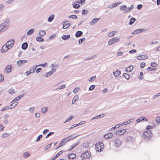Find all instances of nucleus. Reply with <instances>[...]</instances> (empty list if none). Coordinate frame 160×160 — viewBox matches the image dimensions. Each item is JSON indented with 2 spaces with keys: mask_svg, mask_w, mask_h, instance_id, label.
<instances>
[{
  "mask_svg": "<svg viewBox=\"0 0 160 160\" xmlns=\"http://www.w3.org/2000/svg\"><path fill=\"white\" fill-rule=\"evenodd\" d=\"M49 131V130L48 129H45L43 132V134H46L47 132H48Z\"/></svg>",
  "mask_w": 160,
  "mask_h": 160,
  "instance_id": "obj_64",
  "label": "nucleus"
},
{
  "mask_svg": "<svg viewBox=\"0 0 160 160\" xmlns=\"http://www.w3.org/2000/svg\"><path fill=\"white\" fill-rule=\"evenodd\" d=\"M29 155H30L29 154V153L28 152H25L23 155V156L24 157L26 158L29 157Z\"/></svg>",
  "mask_w": 160,
  "mask_h": 160,
  "instance_id": "obj_43",
  "label": "nucleus"
},
{
  "mask_svg": "<svg viewBox=\"0 0 160 160\" xmlns=\"http://www.w3.org/2000/svg\"><path fill=\"white\" fill-rule=\"evenodd\" d=\"M14 42V41L12 39L7 42L6 43L7 46L9 48H11L13 45Z\"/></svg>",
  "mask_w": 160,
  "mask_h": 160,
  "instance_id": "obj_5",
  "label": "nucleus"
},
{
  "mask_svg": "<svg viewBox=\"0 0 160 160\" xmlns=\"http://www.w3.org/2000/svg\"><path fill=\"white\" fill-rule=\"evenodd\" d=\"M14 92V90L12 88L8 90L9 93L11 94H12Z\"/></svg>",
  "mask_w": 160,
  "mask_h": 160,
  "instance_id": "obj_49",
  "label": "nucleus"
},
{
  "mask_svg": "<svg viewBox=\"0 0 160 160\" xmlns=\"http://www.w3.org/2000/svg\"><path fill=\"white\" fill-rule=\"evenodd\" d=\"M63 152V151H61L58 152L57 155L52 158L51 160H54L55 159L57 158L60 155H62Z\"/></svg>",
  "mask_w": 160,
  "mask_h": 160,
  "instance_id": "obj_16",
  "label": "nucleus"
},
{
  "mask_svg": "<svg viewBox=\"0 0 160 160\" xmlns=\"http://www.w3.org/2000/svg\"><path fill=\"white\" fill-rule=\"evenodd\" d=\"M113 134L111 133H108L104 136V138L107 139H109L112 137Z\"/></svg>",
  "mask_w": 160,
  "mask_h": 160,
  "instance_id": "obj_12",
  "label": "nucleus"
},
{
  "mask_svg": "<svg viewBox=\"0 0 160 160\" xmlns=\"http://www.w3.org/2000/svg\"><path fill=\"white\" fill-rule=\"evenodd\" d=\"M34 109V107L30 108L29 109L30 112H32L33 111Z\"/></svg>",
  "mask_w": 160,
  "mask_h": 160,
  "instance_id": "obj_62",
  "label": "nucleus"
},
{
  "mask_svg": "<svg viewBox=\"0 0 160 160\" xmlns=\"http://www.w3.org/2000/svg\"><path fill=\"white\" fill-rule=\"evenodd\" d=\"M126 132V130L125 129H122L116 131V134L118 135H122L123 134Z\"/></svg>",
  "mask_w": 160,
  "mask_h": 160,
  "instance_id": "obj_6",
  "label": "nucleus"
},
{
  "mask_svg": "<svg viewBox=\"0 0 160 160\" xmlns=\"http://www.w3.org/2000/svg\"><path fill=\"white\" fill-rule=\"evenodd\" d=\"M28 62V60H19L17 62V66L19 67L22 66L24 65V64L27 63Z\"/></svg>",
  "mask_w": 160,
  "mask_h": 160,
  "instance_id": "obj_4",
  "label": "nucleus"
},
{
  "mask_svg": "<svg viewBox=\"0 0 160 160\" xmlns=\"http://www.w3.org/2000/svg\"><path fill=\"white\" fill-rule=\"evenodd\" d=\"M55 71V70L54 69H52L50 71L48 72L47 74L46 77L49 76L53 74Z\"/></svg>",
  "mask_w": 160,
  "mask_h": 160,
  "instance_id": "obj_27",
  "label": "nucleus"
},
{
  "mask_svg": "<svg viewBox=\"0 0 160 160\" xmlns=\"http://www.w3.org/2000/svg\"><path fill=\"white\" fill-rule=\"evenodd\" d=\"M156 68H152L149 67L148 68L147 70L148 72H149L150 71H153L154 70H156Z\"/></svg>",
  "mask_w": 160,
  "mask_h": 160,
  "instance_id": "obj_34",
  "label": "nucleus"
},
{
  "mask_svg": "<svg viewBox=\"0 0 160 160\" xmlns=\"http://www.w3.org/2000/svg\"><path fill=\"white\" fill-rule=\"evenodd\" d=\"M9 135V134L7 133H5L3 134L2 135V138H5L7 137Z\"/></svg>",
  "mask_w": 160,
  "mask_h": 160,
  "instance_id": "obj_44",
  "label": "nucleus"
},
{
  "mask_svg": "<svg viewBox=\"0 0 160 160\" xmlns=\"http://www.w3.org/2000/svg\"><path fill=\"white\" fill-rule=\"evenodd\" d=\"M95 88V86L94 85H91L89 88V90H93V89H94V88Z\"/></svg>",
  "mask_w": 160,
  "mask_h": 160,
  "instance_id": "obj_53",
  "label": "nucleus"
},
{
  "mask_svg": "<svg viewBox=\"0 0 160 160\" xmlns=\"http://www.w3.org/2000/svg\"><path fill=\"white\" fill-rule=\"evenodd\" d=\"M133 67L132 65H131L130 66L128 67L126 70V72H131L132 70L133 69Z\"/></svg>",
  "mask_w": 160,
  "mask_h": 160,
  "instance_id": "obj_14",
  "label": "nucleus"
},
{
  "mask_svg": "<svg viewBox=\"0 0 160 160\" xmlns=\"http://www.w3.org/2000/svg\"><path fill=\"white\" fill-rule=\"evenodd\" d=\"M18 104V102H13L12 104L10 105V107H12V108L14 107L15 106H16Z\"/></svg>",
  "mask_w": 160,
  "mask_h": 160,
  "instance_id": "obj_40",
  "label": "nucleus"
},
{
  "mask_svg": "<svg viewBox=\"0 0 160 160\" xmlns=\"http://www.w3.org/2000/svg\"><path fill=\"white\" fill-rule=\"evenodd\" d=\"M4 78V77L2 74H0V82L3 81Z\"/></svg>",
  "mask_w": 160,
  "mask_h": 160,
  "instance_id": "obj_52",
  "label": "nucleus"
},
{
  "mask_svg": "<svg viewBox=\"0 0 160 160\" xmlns=\"http://www.w3.org/2000/svg\"><path fill=\"white\" fill-rule=\"evenodd\" d=\"M82 34V32L81 31H78L75 34L76 37L78 38L81 36Z\"/></svg>",
  "mask_w": 160,
  "mask_h": 160,
  "instance_id": "obj_20",
  "label": "nucleus"
},
{
  "mask_svg": "<svg viewBox=\"0 0 160 160\" xmlns=\"http://www.w3.org/2000/svg\"><path fill=\"white\" fill-rule=\"evenodd\" d=\"M35 115L36 117L38 118L40 117V114L39 113H37L35 114Z\"/></svg>",
  "mask_w": 160,
  "mask_h": 160,
  "instance_id": "obj_61",
  "label": "nucleus"
},
{
  "mask_svg": "<svg viewBox=\"0 0 160 160\" xmlns=\"http://www.w3.org/2000/svg\"><path fill=\"white\" fill-rule=\"evenodd\" d=\"M78 95H75L73 98L72 101V104H74L76 101H77L78 99Z\"/></svg>",
  "mask_w": 160,
  "mask_h": 160,
  "instance_id": "obj_25",
  "label": "nucleus"
},
{
  "mask_svg": "<svg viewBox=\"0 0 160 160\" xmlns=\"http://www.w3.org/2000/svg\"><path fill=\"white\" fill-rule=\"evenodd\" d=\"M66 142L64 141L63 139L62 140L61 142H60L59 145V146H58V147L56 148V149H58L59 147H61L62 146L64 145H65L66 144Z\"/></svg>",
  "mask_w": 160,
  "mask_h": 160,
  "instance_id": "obj_18",
  "label": "nucleus"
},
{
  "mask_svg": "<svg viewBox=\"0 0 160 160\" xmlns=\"http://www.w3.org/2000/svg\"><path fill=\"white\" fill-rule=\"evenodd\" d=\"M132 119H131L130 120L128 121H126L124 122H123V125H126L128 124L130 122H132Z\"/></svg>",
  "mask_w": 160,
  "mask_h": 160,
  "instance_id": "obj_42",
  "label": "nucleus"
},
{
  "mask_svg": "<svg viewBox=\"0 0 160 160\" xmlns=\"http://www.w3.org/2000/svg\"><path fill=\"white\" fill-rule=\"evenodd\" d=\"M71 136H70L68 137L65 138L64 139H63V140L65 141H66V142H69L70 140H72L73 138L76 137V136H75L73 138H69L71 137Z\"/></svg>",
  "mask_w": 160,
  "mask_h": 160,
  "instance_id": "obj_19",
  "label": "nucleus"
},
{
  "mask_svg": "<svg viewBox=\"0 0 160 160\" xmlns=\"http://www.w3.org/2000/svg\"><path fill=\"white\" fill-rule=\"evenodd\" d=\"M12 66L11 65H8L5 69V72L7 73L10 72L11 71Z\"/></svg>",
  "mask_w": 160,
  "mask_h": 160,
  "instance_id": "obj_9",
  "label": "nucleus"
},
{
  "mask_svg": "<svg viewBox=\"0 0 160 160\" xmlns=\"http://www.w3.org/2000/svg\"><path fill=\"white\" fill-rule=\"evenodd\" d=\"M156 121L158 123H160V117H157Z\"/></svg>",
  "mask_w": 160,
  "mask_h": 160,
  "instance_id": "obj_58",
  "label": "nucleus"
},
{
  "mask_svg": "<svg viewBox=\"0 0 160 160\" xmlns=\"http://www.w3.org/2000/svg\"><path fill=\"white\" fill-rule=\"evenodd\" d=\"M113 73V75L115 77L118 76L121 74L120 72L118 71L114 72Z\"/></svg>",
  "mask_w": 160,
  "mask_h": 160,
  "instance_id": "obj_26",
  "label": "nucleus"
},
{
  "mask_svg": "<svg viewBox=\"0 0 160 160\" xmlns=\"http://www.w3.org/2000/svg\"><path fill=\"white\" fill-rule=\"evenodd\" d=\"M82 14L86 15L88 11L87 10H83L82 11Z\"/></svg>",
  "mask_w": 160,
  "mask_h": 160,
  "instance_id": "obj_50",
  "label": "nucleus"
},
{
  "mask_svg": "<svg viewBox=\"0 0 160 160\" xmlns=\"http://www.w3.org/2000/svg\"><path fill=\"white\" fill-rule=\"evenodd\" d=\"M42 136L41 135H39L37 138L36 141L37 142L39 141L40 140V139L42 138Z\"/></svg>",
  "mask_w": 160,
  "mask_h": 160,
  "instance_id": "obj_47",
  "label": "nucleus"
},
{
  "mask_svg": "<svg viewBox=\"0 0 160 160\" xmlns=\"http://www.w3.org/2000/svg\"><path fill=\"white\" fill-rule=\"evenodd\" d=\"M123 54V52H119L117 53V56H119L120 55H122Z\"/></svg>",
  "mask_w": 160,
  "mask_h": 160,
  "instance_id": "obj_59",
  "label": "nucleus"
},
{
  "mask_svg": "<svg viewBox=\"0 0 160 160\" xmlns=\"http://www.w3.org/2000/svg\"><path fill=\"white\" fill-rule=\"evenodd\" d=\"M104 148V144L102 142H98L95 145V149L98 152H100L102 151Z\"/></svg>",
  "mask_w": 160,
  "mask_h": 160,
  "instance_id": "obj_1",
  "label": "nucleus"
},
{
  "mask_svg": "<svg viewBox=\"0 0 160 160\" xmlns=\"http://www.w3.org/2000/svg\"><path fill=\"white\" fill-rule=\"evenodd\" d=\"M68 18H70L77 19V16L76 15H73L69 16Z\"/></svg>",
  "mask_w": 160,
  "mask_h": 160,
  "instance_id": "obj_37",
  "label": "nucleus"
},
{
  "mask_svg": "<svg viewBox=\"0 0 160 160\" xmlns=\"http://www.w3.org/2000/svg\"><path fill=\"white\" fill-rule=\"evenodd\" d=\"M89 143L88 142L84 143L83 145V147L84 148H87L89 147Z\"/></svg>",
  "mask_w": 160,
  "mask_h": 160,
  "instance_id": "obj_32",
  "label": "nucleus"
},
{
  "mask_svg": "<svg viewBox=\"0 0 160 160\" xmlns=\"http://www.w3.org/2000/svg\"><path fill=\"white\" fill-rule=\"evenodd\" d=\"M148 58V57L144 55H141L138 56L137 57V58L139 60L145 59Z\"/></svg>",
  "mask_w": 160,
  "mask_h": 160,
  "instance_id": "obj_11",
  "label": "nucleus"
},
{
  "mask_svg": "<svg viewBox=\"0 0 160 160\" xmlns=\"http://www.w3.org/2000/svg\"><path fill=\"white\" fill-rule=\"evenodd\" d=\"M54 133L53 132H50L49 133H48V135L46 136V138H48L49 136L53 134Z\"/></svg>",
  "mask_w": 160,
  "mask_h": 160,
  "instance_id": "obj_55",
  "label": "nucleus"
},
{
  "mask_svg": "<svg viewBox=\"0 0 160 160\" xmlns=\"http://www.w3.org/2000/svg\"><path fill=\"white\" fill-rule=\"evenodd\" d=\"M9 48L7 46L6 44L5 45H3L1 49V51L2 52H4L8 51Z\"/></svg>",
  "mask_w": 160,
  "mask_h": 160,
  "instance_id": "obj_15",
  "label": "nucleus"
},
{
  "mask_svg": "<svg viewBox=\"0 0 160 160\" xmlns=\"http://www.w3.org/2000/svg\"><path fill=\"white\" fill-rule=\"evenodd\" d=\"M35 70V68H33L32 67L30 69L29 71H27L26 72V74L27 76H28L30 74L33 73Z\"/></svg>",
  "mask_w": 160,
  "mask_h": 160,
  "instance_id": "obj_8",
  "label": "nucleus"
},
{
  "mask_svg": "<svg viewBox=\"0 0 160 160\" xmlns=\"http://www.w3.org/2000/svg\"><path fill=\"white\" fill-rule=\"evenodd\" d=\"M79 143H77L73 144L72 146H71L70 148L68 149V151H70L72 150L73 148H75L78 145Z\"/></svg>",
  "mask_w": 160,
  "mask_h": 160,
  "instance_id": "obj_21",
  "label": "nucleus"
},
{
  "mask_svg": "<svg viewBox=\"0 0 160 160\" xmlns=\"http://www.w3.org/2000/svg\"><path fill=\"white\" fill-rule=\"evenodd\" d=\"M100 18L98 19H96V18H94L92 19V21L90 22L91 25H93L98 20L100 19Z\"/></svg>",
  "mask_w": 160,
  "mask_h": 160,
  "instance_id": "obj_24",
  "label": "nucleus"
},
{
  "mask_svg": "<svg viewBox=\"0 0 160 160\" xmlns=\"http://www.w3.org/2000/svg\"><path fill=\"white\" fill-rule=\"evenodd\" d=\"M157 65V64L154 62H151V66L152 67H155Z\"/></svg>",
  "mask_w": 160,
  "mask_h": 160,
  "instance_id": "obj_46",
  "label": "nucleus"
},
{
  "mask_svg": "<svg viewBox=\"0 0 160 160\" xmlns=\"http://www.w3.org/2000/svg\"><path fill=\"white\" fill-rule=\"evenodd\" d=\"M63 28H68L70 25V24L68 21H65L63 23Z\"/></svg>",
  "mask_w": 160,
  "mask_h": 160,
  "instance_id": "obj_10",
  "label": "nucleus"
},
{
  "mask_svg": "<svg viewBox=\"0 0 160 160\" xmlns=\"http://www.w3.org/2000/svg\"><path fill=\"white\" fill-rule=\"evenodd\" d=\"M79 88H76L73 90V92L74 93H76L79 91Z\"/></svg>",
  "mask_w": 160,
  "mask_h": 160,
  "instance_id": "obj_45",
  "label": "nucleus"
},
{
  "mask_svg": "<svg viewBox=\"0 0 160 160\" xmlns=\"http://www.w3.org/2000/svg\"><path fill=\"white\" fill-rule=\"evenodd\" d=\"M145 117H140L137 119V122H139L141 121H142L143 120H144Z\"/></svg>",
  "mask_w": 160,
  "mask_h": 160,
  "instance_id": "obj_38",
  "label": "nucleus"
},
{
  "mask_svg": "<svg viewBox=\"0 0 160 160\" xmlns=\"http://www.w3.org/2000/svg\"><path fill=\"white\" fill-rule=\"evenodd\" d=\"M54 17V15H52L48 18V21L49 22H51L52 20L53 19Z\"/></svg>",
  "mask_w": 160,
  "mask_h": 160,
  "instance_id": "obj_30",
  "label": "nucleus"
},
{
  "mask_svg": "<svg viewBox=\"0 0 160 160\" xmlns=\"http://www.w3.org/2000/svg\"><path fill=\"white\" fill-rule=\"evenodd\" d=\"M47 111V108L43 107L42 109V112L43 113H46Z\"/></svg>",
  "mask_w": 160,
  "mask_h": 160,
  "instance_id": "obj_39",
  "label": "nucleus"
},
{
  "mask_svg": "<svg viewBox=\"0 0 160 160\" xmlns=\"http://www.w3.org/2000/svg\"><path fill=\"white\" fill-rule=\"evenodd\" d=\"M108 91V89L107 88H105L104 89L102 92L103 93H105V92H107Z\"/></svg>",
  "mask_w": 160,
  "mask_h": 160,
  "instance_id": "obj_63",
  "label": "nucleus"
},
{
  "mask_svg": "<svg viewBox=\"0 0 160 160\" xmlns=\"http://www.w3.org/2000/svg\"><path fill=\"white\" fill-rule=\"evenodd\" d=\"M95 78L96 77L95 76L91 77L89 79V81L90 82L93 81L95 79Z\"/></svg>",
  "mask_w": 160,
  "mask_h": 160,
  "instance_id": "obj_48",
  "label": "nucleus"
},
{
  "mask_svg": "<svg viewBox=\"0 0 160 160\" xmlns=\"http://www.w3.org/2000/svg\"><path fill=\"white\" fill-rule=\"evenodd\" d=\"M80 0V4H84L85 2V0Z\"/></svg>",
  "mask_w": 160,
  "mask_h": 160,
  "instance_id": "obj_60",
  "label": "nucleus"
},
{
  "mask_svg": "<svg viewBox=\"0 0 160 160\" xmlns=\"http://www.w3.org/2000/svg\"><path fill=\"white\" fill-rule=\"evenodd\" d=\"M47 63H45L44 64H40L39 65V66L42 67H46L47 66Z\"/></svg>",
  "mask_w": 160,
  "mask_h": 160,
  "instance_id": "obj_56",
  "label": "nucleus"
},
{
  "mask_svg": "<svg viewBox=\"0 0 160 160\" xmlns=\"http://www.w3.org/2000/svg\"><path fill=\"white\" fill-rule=\"evenodd\" d=\"M115 143L117 147H119L121 144V142L118 139H117L115 140Z\"/></svg>",
  "mask_w": 160,
  "mask_h": 160,
  "instance_id": "obj_13",
  "label": "nucleus"
},
{
  "mask_svg": "<svg viewBox=\"0 0 160 160\" xmlns=\"http://www.w3.org/2000/svg\"><path fill=\"white\" fill-rule=\"evenodd\" d=\"M68 158L69 159H73L76 157V155L73 153L69 154L68 155Z\"/></svg>",
  "mask_w": 160,
  "mask_h": 160,
  "instance_id": "obj_17",
  "label": "nucleus"
},
{
  "mask_svg": "<svg viewBox=\"0 0 160 160\" xmlns=\"http://www.w3.org/2000/svg\"><path fill=\"white\" fill-rule=\"evenodd\" d=\"M135 18H132L130 20V22H129V24L130 25H131L133 24V23L135 22Z\"/></svg>",
  "mask_w": 160,
  "mask_h": 160,
  "instance_id": "obj_35",
  "label": "nucleus"
},
{
  "mask_svg": "<svg viewBox=\"0 0 160 160\" xmlns=\"http://www.w3.org/2000/svg\"><path fill=\"white\" fill-rule=\"evenodd\" d=\"M91 154L90 152L87 151L82 153L81 155V158L82 160L89 158L91 156Z\"/></svg>",
  "mask_w": 160,
  "mask_h": 160,
  "instance_id": "obj_2",
  "label": "nucleus"
},
{
  "mask_svg": "<svg viewBox=\"0 0 160 160\" xmlns=\"http://www.w3.org/2000/svg\"><path fill=\"white\" fill-rule=\"evenodd\" d=\"M120 9L122 10H123L124 12L126 13L130 11L129 8H127L126 6H122L120 7Z\"/></svg>",
  "mask_w": 160,
  "mask_h": 160,
  "instance_id": "obj_7",
  "label": "nucleus"
},
{
  "mask_svg": "<svg viewBox=\"0 0 160 160\" xmlns=\"http://www.w3.org/2000/svg\"><path fill=\"white\" fill-rule=\"evenodd\" d=\"M34 30L33 29H31L29 30L27 32V35H31L33 32Z\"/></svg>",
  "mask_w": 160,
  "mask_h": 160,
  "instance_id": "obj_28",
  "label": "nucleus"
},
{
  "mask_svg": "<svg viewBox=\"0 0 160 160\" xmlns=\"http://www.w3.org/2000/svg\"><path fill=\"white\" fill-rule=\"evenodd\" d=\"M115 31H113L110 32L108 34V36L109 37H113L114 35V34L115 33Z\"/></svg>",
  "mask_w": 160,
  "mask_h": 160,
  "instance_id": "obj_29",
  "label": "nucleus"
},
{
  "mask_svg": "<svg viewBox=\"0 0 160 160\" xmlns=\"http://www.w3.org/2000/svg\"><path fill=\"white\" fill-rule=\"evenodd\" d=\"M12 108V107H10L9 105L8 107L6 106V107H4V108H3L1 110V111H4V110H6L8 108L11 109Z\"/></svg>",
  "mask_w": 160,
  "mask_h": 160,
  "instance_id": "obj_31",
  "label": "nucleus"
},
{
  "mask_svg": "<svg viewBox=\"0 0 160 160\" xmlns=\"http://www.w3.org/2000/svg\"><path fill=\"white\" fill-rule=\"evenodd\" d=\"M80 7V6L77 4L76 3L74 2L73 4V7L75 8H78Z\"/></svg>",
  "mask_w": 160,
  "mask_h": 160,
  "instance_id": "obj_33",
  "label": "nucleus"
},
{
  "mask_svg": "<svg viewBox=\"0 0 160 160\" xmlns=\"http://www.w3.org/2000/svg\"><path fill=\"white\" fill-rule=\"evenodd\" d=\"M73 118V116H71L69 117V118H68L66 121V122H69L70 120H71V119H72Z\"/></svg>",
  "mask_w": 160,
  "mask_h": 160,
  "instance_id": "obj_57",
  "label": "nucleus"
},
{
  "mask_svg": "<svg viewBox=\"0 0 160 160\" xmlns=\"http://www.w3.org/2000/svg\"><path fill=\"white\" fill-rule=\"evenodd\" d=\"M145 63L144 62L141 63L140 64V67L141 68H142L145 65Z\"/></svg>",
  "mask_w": 160,
  "mask_h": 160,
  "instance_id": "obj_51",
  "label": "nucleus"
},
{
  "mask_svg": "<svg viewBox=\"0 0 160 160\" xmlns=\"http://www.w3.org/2000/svg\"><path fill=\"white\" fill-rule=\"evenodd\" d=\"M42 69L41 68H39L37 69L36 70V72L38 73L42 71Z\"/></svg>",
  "mask_w": 160,
  "mask_h": 160,
  "instance_id": "obj_54",
  "label": "nucleus"
},
{
  "mask_svg": "<svg viewBox=\"0 0 160 160\" xmlns=\"http://www.w3.org/2000/svg\"><path fill=\"white\" fill-rule=\"evenodd\" d=\"M36 40L39 42H42L44 40V39L40 37H38L36 38Z\"/></svg>",
  "mask_w": 160,
  "mask_h": 160,
  "instance_id": "obj_36",
  "label": "nucleus"
},
{
  "mask_svg": "<svg viewBox=\"0 0 160 160\" xmlns=\"http://www.w3.org/2000/svg\"><path fill=\"white\" fill-rule=\"evenodd\" d=\"M124 77L127 79H128L129 78V75L127 73H124L123 74Z\"/></svg>",
  "mask_w": 160,
  "mask_h": 160,
  "instance_id": "obj_41",
  "label": "nucleus"
},
{
  "mask_svg": "<svg viewBox=\"0 0 160 160\" xmlns=\"http://www.w3.org/2000/svg\"><path fill=\"white\" fill-rule=\"evenodd\" d=\"M39 35L41 36H43L46 34L45 31L44 30H41L39 32Z\"/></svg>",
  "mask_w": 160,
  "mask_h": 160,
  "instance_id": "obj_23",
  "label": "nucleus"
},
{
  "mask_svg": "<svg viewBox=\"0 0 160 160\" xmlns=\"http://www.w3.org/2000/svg\"><path fill=\"white\" fill-rule=\"evenodd\" d=\"M28 46V43H27L25 42V43H23L22 44V48L23 49L25 50L27 48Z\"/></svg>",
  "mask_w": 160,
  "mask_h": 160,
  "instance_id": "obj_22",
  "label": "nucleus"
},
{
  "mask_svg": "<svg viewBox=\"0 0 160 160\" xmlns=\"http://www.w3.org/2000/svg\"><path fill=\"white\" fill-rule=\"evenodd\" d=\"M120 40L119 38L118 37H114L111 39L108 42V44L111 45L114 43L118 42Z\"/></svg>",
  "mask_w": 160,
  "mask_h": 160,
  "instance_id": "obj_3",
  "label": "nucleus"
}]
</instances>
